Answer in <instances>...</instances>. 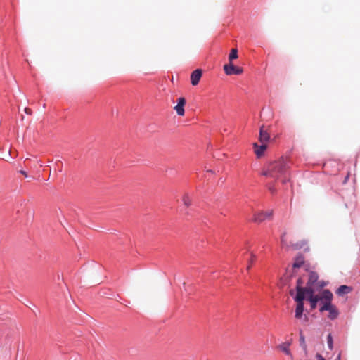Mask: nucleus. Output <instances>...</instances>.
Segmentation results:
<instances>
[{
	"instance_id": "nucleus-1",
	"label": "nucleus",
	"mask_w": 360,
	"mask_h": 360,
	"mask_svg": "<svg viewBox=\"0 0 360 360\" xmlns=\"http://www.w3.org/2000/svg\"><path fill=\"white\" fill-rule=\"evenodd\" d=\"M289 164L286 159L282 158L269 163L264 169L262 174L273 179L281 180L283 184L290 181L288 172Z\"/></svg>"
},
{
	"instance_id": "nucleus-2",
	"label": "nucleus",
	"mask_w": 360,
	"mask_h": 360,
	"mask_svg": "<svg viewBox=\"0 0 360 360\" xmlns=\"http://www.w3.org/2000/svg\"><path fill=\"white\" fill-rule=\"evenodd\" d=\"M304 282L302 281V278H298L297 280V294L295 297V300L297 302H303L304 300H307L309 296V291H312V288L311 287L307 286L306 288H303L302 285Z\"/></svg>"
},
{
	"instance_id": "nucleus-3",
	"label": "nucleus",
	"mask_w": 360,
	"mask_h": 360,
	"mask_svg": "<svg viewBox=\"0 0 360 360\" xmlns=\"http://www.w3.org/2000/svg\"><path fill=\"white\" fill-rule=\"evenodd\" d=\"M273 215V211L271 210L266 212H260L255 213L254 215V221L257 223H260L263 221L269 219Z\"/></svg>"
},
{
	"instance_id": "nucleus-4",
	"label": "nucleus",
	"mask_w": 360,
	"mask_h": 360,
	"mask_svg": "<svg viewBox=\"0 0 360 360\" xmlns=\"http://www.w3.org/2000/svg\"><path fill=\"white\" fill-rule=\"evenodd\" d=\"M224 70L227 75H238L243 72V69L241 68L236 67L232 63L225 65L224 66Z\"/></svg>"
},
{
	"instance_id": "nucleus-5",
	"label": "nucleus",
	"mask_w": 360,
	"mask_h": 360,
	"mask_svg": "<svg viewBox=\"0 0 360 360\" xmlns=\"http://www.w3.org/2000/svg\"><path fill=\"white\" fill-rule=\"evenodd\" d=\"M266 148V143H261L260 145L257 143H255L253 144L254 152L258 158H261L264 155Z\"/></svg>"
},
{
	"instance_id": "nucleus-6",
	"label": "nucleus",
	"mask_w": 360,
	"mask_h": 360,
	"mask_svg": "<svg viewBox=\"0 0 360 360\" xmlns=\"http://www.w3.org/2000/svg\"><path fill=\"white\" fill-rule=\"evenodd\" d=\"M309 301L311 309H314L316 307L318 302L320 301L319 295H315L314 290L312 291H309V296L307 299Z\"/></svg>"
},
{
	"instance_id": "nucleus-7",
	"label": "nucleus",
	"mask_w": 360,
	"mask_h": 360,
	"mask_svg": "<svg viewBox=\"0 0 360 360\" xmlns=\"http://www.w3.org/2000/svg\"><path fill=\"white\" fill-rule=\"evenodd\" d=\"M186 104V99L184 97H180L177 101V105L174 107L177 114L183 116L185 113L184 105Z\"/></svg>"
},
{
	"instance_id": "nucleus-8",
	"label": "nucleus",
	"mask_w": 360,
	"mask_h": 360,
	"mask_svg": "<svg viewBox=\"0 0 360 360\" xmlns=\"http://www.w3.org/2000/svg\"><path fill=\"white\" fill-rule=\"evenodd\" d=\"M202 74V72L200 69H197L191 73V82L192 85L195 86L199 83Z\"/></svg>"
},
{
	"instance_id": "nucleus-9",
	"label": "nucleus",
	"mask_w": 360,
	"mask_h": 360,
	"mask_svg": "<svg viewBox=\"0 0 360 360\" xmlns=\"http://www.w3.org/2000/svg\"><path fill=\"white\" fill-rule=\"evenodd\" d=\"M243 255L245 259L247 262V269L248 270L251 267V265L253 263L255 257L252 254V252H250L248 249L245 250Z\"/></svg>"
},
{
	"instance_id": "nucleus-10",
	"label": "nucleus",
	"mask_w": 360,
	"mask_h": 360,
	"mask_svg": "<svg viewBox=\"0 0 360 360\" xmlns=\"http://www.w3.org/2000/svg\"><path fill=\"white\" fill-rule=\"evenodd\" d=\"M270 139V136L268 132L264 130V127H262L259 130V141L261 143H266Z\"/></svg>"
},
{
	"instance_id": "nucleus-11",
	"label": "nucleus",
	"mask_w": 360,
	"mask_h": 360,
	"mask_svg": "<svg viewBox=\"0 0 360 360\" xmlns=\"http://www.w3.org/2000/svg\"><path fill=\"white\" fill-rule=\"evenodd\" d=\"M320 297V302H331L333 299V294L328 290H324Z\"/></svg>"
},
{
	"instance_id": "nucleus-12",
	"label": "nucleus",
	"mask_w": 360,
	"mask_h": 360,
	"mask_svg": "<svg viewBox=\"0 0 360 360\" xmlns=\"http://www.w3.org/2000/svg\"><path fill=\"white\" fill-rule=\"evenodd\" d=\"M304 311V302H297L295 316L296 319H301Z\"/></svg>"
},
{
	"instance_id": "nucleus-13",
	"label": "nucleus",
	"mask_w": 360,
	"mask_h": 360,
	"mask_svg": "<svg viewBox=\"0 0 360 360\" xmlns=\"http://www.w3.org/2000/svg\"><path fill=\"white\" fill-rule=\"evenodd\" d=\"M318 278L319 276L316 272H309L307 286L311 287V285H313L318 281Z\"/></svg>"
},
{
	"instance_id": "nucleus-14",
	"label": "nucleus",
	"mask_w": 360,
	"mask_h": 360,
	"mask_svg": "<svg viewBox=\"0 0 360 360\" xmlns=\"http://www.w3.org/2000/svg\"><path fill=\"white\" fill-rule=\"evenodd\" d=\"M328 311L329 312L328 318L331 320H334V319H337L339 315V311H338V309L336 308V307H335V306H333L331 307V309L328 310Z\"/></svg>"
},
{
	"instance_id": "nucleus-15",
	"label": "nucleus",
	"mask_w": 360,
	"mask_h": 360,
	"mask_svg": "<svg viewBox=\"0 0 360 360\" xmlns=\"http://www.w3.org/2000/svg\"><path fill=\"white\" fill-rule=\"evenodd\" d=\"M290 344L284 342L278 345V348L283 351L287 355H291L290 350L289 349Z\"/></svg>"
},
{
	"instance_id": "nucleus-16",
	"label": "nucleus",
	"mask_w": 360,
	"mask_h": 360,
	"mask_svg": "<svg viewBox=\"0 0 360 360\" xmlns=\"http://www.w3.org/2000/svg\"><path fill=\"white\" fill-rule=\"evenodd\" d=\"M321 306L319 309V311L321 312H323L324 311H328L333 306L331 303V302H321Z\"/></svg>"
},
{
	"instance_id": "nucleus-17",
	"label": "nucleus",
	"mask_w": 360,
	"mask_h": 360,
	"mask_svg": "<svg viewBox=\"0 0 360 360\" xmlns=\"http://www.w3.org/2000/svg\"><path fill=\"white\" fill-rule=\"evenodd\" d=\"M304 263V257L302 256H298L296 257L295 262L293 263L292 268L294 269L300 268Z\"/></svg>"
},
{
	"instance_id": "nucleus-18",
	"label": "nucleus",
	"mask_w": 360,
	"mask_h": 360,
	"mask_svg": "<svg viewBox=\"0 0 360 360\" xmlns=\"http://www.w3.org/2000/svg\"><path fill=\"white\" fill-rule=\"evenodd\" d=\"M349 292H350V288L347 285H340L337 290V293L339 295L347 294Z\"/></svg>"
},
{
	"instance_id": "nucleus-19",
	"label": "nucleus",
	"mask_w": 360,
	"mask_h": 360,
	"mask_svg": "<svg viewBox=\"0 0 360 360\" xmlns=\"http://www.w3.org/2000/svg\"><path fill=\"white\" fill-rule=\"evenodd\" d=\"M300 344L301 347L304 349V350L307 349V345L305 342V338L303 335L302 330H300Z\"/></svg>"
},
{
	"instance_id": "nucleus-20",
	"label": "nucleus",
	"mask_w": 360,
	"mask_h": 360,
	"mask_svg": "<svg viewBox=\"0 0 360 360\" xmlns=\"http://www.w3.org/2000/svg\"><path fill=\"white\" fill-rule=\"evenodd\" d=\"M238 58V50L236 49H232L229 56V60L231 62Z\"/></svg>"
},
{
	"instance_id": "nucleus-21",
	"label": "nucleus",
	"mask_w": 360,
	"mask_h": 360,
	"mask_svg": "<svg viewBox=\"0 0 360 360\" xmlns=\"http://www.w3.org/2000/svg\"><path fill=\"white\" fill-rule=\"evenodd\" d=\"M327 343L328 348L332 350L333 349V341L331 334H328L327 336Z\"/></svg>"
},
{
	"instance_id": "nucleus-22",
	"label": "nucleus",
	"mask_w": 360,
	"mask_h": 360,
	"mask_svg": "<svg viewBox=\"0 0 360 360\" xmlns=\"http://www.w3.org/2000/svg\"><path fill=\"white\" fill-rule=\"evenodd\" d=\"M183 202L185 206L188 207L191 205V198L188 194H186L183 197Z\"/></svg>"
},
{
	"instance_id": "nucleus-23",
	"label": "nucleus",
	"mask_w": 360,
	"mask_h": 360,
	"mask_svg": "<svg viewBox=\"0 0 360 360\" xmlns=\"http://www.w3.org/2000/svg\"><path fill=\"white\" fill-rule=\"evenodd\" d=\"M281 245L283 247H288V245L287 244L286 241H285V234H283L282 236H281Z\"/></svg>"
},
{
	"instance_id": "nucleus-24",
	"label": "nucleus",
	"mask_w": 360,
	"mask_h": 360,
	"mask_svg": "<svg viewBox=\"0 0 360 360\" xmlns=\"http://www.w3.org/2000/svg\"><path fill=\"white\" fill-rule=\"evenodd\" d=\"M316 360H326L320 354L317 353L316 355Z\"/></svg>"
},
{
	"instance_id": "nucleus-25",
	"label": "nucleus",
	"mask_w": 360,
	"mask_h": 360,
	"mask_svg": "<svg viewBox=\"0 0 360 360\" xmlns=\"http://www.w3.org/2000/svg\"><path fill=\"white\" fill-rule=\"evenodd\" d=\"M20 173L22 174V175H24L25 177L28 176L27 172L25 171H24V170H20Z\"/></svg>"
},
{
	"instance_id": "nucleus-26",
	"label": "nucleus",
	"mask_w": 360,
	"mask_h": 360,
	"mask_svg": "<svg viewBox=\"0 0 360 360\" xmlns=\"http://www.w3.org/2000/svg\"><path fill=\"white\" fill-rule=\"evenodd\" d=\"M25 112L27 114H31V110H30V108H25Z\"/></svg>"
},
{
	"instance_id": "nucleus-27",
	"label": "nucleus",
	"mask_w": 360,
	"mask_h": 360,
	"mask_svg": "<svg viewBox=\"0 0 360 360\" xmlns=\"http://www.w3.org/2000/svg\"><path fill=\"white\" fill-rule=\"evenodd\" d=\"M335 360H341V354H339Z\"/></svg>"
},
{
	"instance_id": "nucleus-28",
	"label": "nucleus",
	"mask_w": 360,
	"mask_h": 360,
	"mask_svg": "<svg viewBox=\"0 0 360 360\" xmlns=\"http://www.w3.org/2000/svg\"><path fill=\"white\" fill-rule=\"evenodd\" d=\"M37 162L39 163L40 167L43 166V164H42L41 161L39 160V161H37Z\"/></svg>"
},
{
	"instance_id": "nucleus-29",
	"label": "nucleus",
	"mask_w": 360,
	"mask_h": 360,
	"mask_svg": "<svg viewBox=\"0 0 360 360\" xmlns=\"http://www.w3.org/2000/svg\"><path fill=\"white\" fill-rule=\"evenodd\" d=\"M304 320H305V321H308V317L306 315H304Z\"/></svg>"
},
{
	"instance_id": "nucleus-30",
	"label": "nucleus",
	"mask_w": 360,
	"mask_h": 360,
	"mask_svg": "<svg viewBox=\"0 0 360 360\" xmlns=\"http://www.w3.org/2000/svg\"><path fill=\"white\" fill-rule=\"evenodd\" d=\"M269 190H271V191L272 193H274V190L271 187H269Z\"/></svg>"
}]
</instances>
